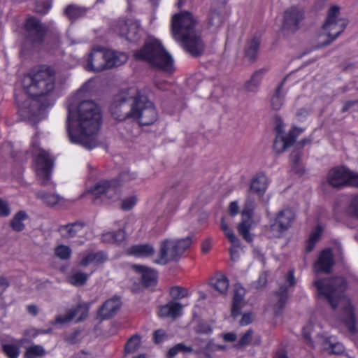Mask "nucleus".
I'll return each mask as SVG.
<instances>
[{
  "mask_svg": "<svg viewBox=\"0 0 358 358\" xmlns=\"http://www.w3.org/2000/svg\"><path fill=\"white\" fill-rule=\"evenodd\" d=\"M134 56L136 59L145 61L152 66L162 71H173V59L157 40L147 41L141 49L134 52Z\"/></svg>",
  "mask_w": 358,
  "mask_h": 358,
  "instance_id": "nucleus-6",
  "label": "nucleus"
},
{
  "mask_svg": "<svg viewBox=\"0 0 358 358\" xmlns=\"http://www.w3.org/2000/svg\"><path fill=\"white\" fill-rule=\"evenodd\" d=\"M133 268L141 275V283L144 287H149L156 285L157 274L155 270L141 265H134Z\"/></svg>",
  "mask_w": 358,
  "mask_h": 358,
  "instance_id": "nucleus-22",
  "label": "nucleus"
},
{
  "mask_svg": "<svg viewBox=\"0 0 358 358\" xmlns=\"http://www.w3.org/2000/svg\"><path fill=\"white\" fill-rule=\"evenodd\" d=\"M323 348L329 353L334 355H340L344 352L343 344L333 341L331 338H328L325 340Z\"/></svg>",
  "mask_w": 358,
  "mask_h": 358,
  "instance_id": "nucleus-39",
  "label": "nucleus"
},
{
  "mask_svg": "<svg viewBox=\"0 0 358 358\" xmlns=\"http://www.w3.org/2000/svg\"><path fill=\"white\" fill-rule=\"evenodd\" d=\"M286 284L280 287L279 291L276 292L272 299L271 306L274 315H280L284 309L287 300V288L295 284L294 271L290 270L286 276Z\"/></svg>",
  "mask_w": 358,
  "mask_h": 358,
  "instance_id": "nucleus-13",
  "label": "nucleus"
},
{
  "mask_svg": "<svg viewBox=\"0 0 358 358\" xmlns=\"http://www.w3.org/2000/svg\"><path fill=\"white\" fill-rule=\"evenodd\" d=\"M227 349V345L216 344L214 343L213 341L208 342L206 345V350L211 352H215L217 350L224 351Z\"/></svg>",
  "mask_w": 358,
  "mask_h": 358,
  "instance_id": "nucleus-58",
  "label": "nucleus"
},
{
  "mask_svg": "<svg viewBox=\"0 0 358 358\" xmlns=\"http://www.w3.org/2000/svg\"><path fill=\"white\" fill-rule=\"evenodd\" d=\"M49 27L35 17H28L24 23L25 42L31 45H38L43 43Z\"/></svg>",
  "mask_w": 358,
  "mask_h": 358,
  "instance_id": "nucleus-11",
  "label": "nucleus"
},
{
  "mask_svg": "<svg viewBox=\"0 0 358 358\" xmlns=\"http://www.w3.org/2000/svg\"><path fill=\"white\" fill-rule=\"evenodd\" d=\"M101 123L99 107L92 101H81L73 110L68 108L66 128L70 141L88 150L99 145L97 134Z\"/></svg>",
  "mask_w": 358,
  "mask_h": 358,
  "instance_id": "nucleus-1",
  "label": "nucleus"
},
{
  "mask_svg": "<svg viewBox=\"0 0 358 358\" xmlns=\"http://www.w3.org/2000/svg\"><path fill=\"white\" fill-rule=\"evenodd\" d=\"M322 234V228L317 226L315 231L310 235L309 239L307 242L306 251L310 252L312 251L315 245V243L319 240Z\"/></svg>",
  "mask_w": 358,
  "mask_h": 358,
  "instance_id": "nucleus-45",
  "label": "nucleus"
},
{
  "mask_svg": "<svg viewBox=\"0 0 358 358\" xmlns=\"http://www.w3.org/2000/svg\"><path fill=\"white\" fill-rule=\"evenodd\" d=\"M211 286L222 295H225L229 288V280L222 274H217L210 280Z\"/></svg>",
  "mask_w": 358,
  "mask_h": 358,
  "instance_id": "nucleus-32",
  "label": "nucleus"
},
{
  "mask_svg": "<svg viewBox=\"0 0 358 358\" xmlns=\"http://www.w3.org/2000/svg\"><path fill=\"white\" fill-rule=\"evenodd\" d=\"M304 18L303 10L298 6H291L284 13L282 29L289 32H295L299 29Z\"/></svg>",
  "mask_w": 358,
  "mask_h": 358,
  "instance_id": "nucleus-14",
  "label": "nucleus"
},
{
  "mask_svg": "<svg viewBox=\"0 0 358 358\" xmlns=\"http://www.w3.org/2000/svg\"><path fill=\"white\" fill-rule=\"evenodd\" d=\"M255 201L250 198H248L245 201L244 208L242 210L241 216L243 218L245 217H252V212L255 208Z\"/></svg>",
  "mask_w": 358,
  "mask_h": 358,
  "instance_id": "nucleus-51",
  "label": "nucleus"
},
{
  "mask_svg": "<svg viewBox=\"0 0 358 358\" xmlns=\"http://www.w3.org/2000/svg\"><path fill=\"white\" fill-rule=\"evenodd\" d=\"M245 289L241 286H236L233 297L231 316L236 317L241 314V308L244 305Z\"/></svg>",
  "mask_w": 358,
  "mask_h": 358,
  "instance_id": "nucleus-27",
  "label": "nucleus"
},
{
  "mask_svg": "<svg viewBox=\"0 0 358 358\" xmlns=\"http://www.w3.org/2000/svg\"><path fill=\"white\" fill-rule=\"evenodd\" d=\"M169 294L173 300H179L187 296L188 291L182 287L174 286L170 289Z\"/></svg>",
  "mask_w": 358,
  "mask_h": 358,
  "instance_id": "nucleus-47",
  "label": "nucleus"
},
{
  "mask_svg": "<svg viewBox=\"0 0 358 358\" xmlns=\"http://www.w3.org/2000/svg\"><path fill=\"white\" fill-rule=\"evenodd\" d=\"M141 345V338L138 335L131 336L125 344L124 350L127 353L136 352Z\"/></svg>",
  "mask_w": 358,
  "mask_h": 358,
  "instance_id": "nucleus-44",
  "label": "nucleus"
},
{
  "mask_svg": "<svg viewBox=\"0 0 358 358\" xmlns=\"http://www.w3.org/2000/svg\"><path fill=\"white\" fill-rule=\"evenodd\" d=\"M266 72L264 69L256 71L250 77V78L245 82L244 88L248 92H256L261 84L263 76Z\"/></svg>",
  "mask_w": 358,
  "mask_h": 358,
  "instance_id": "nucleus-30",
  "label": "nucleus"
},
{
  "mask_svg": "<svg viewBox=\"0 0 358 358\" xmlns=\"http://www.w3.org/2000/svg\"><path fill=\"white\" fill-rule=\"evenodd\" d=\"M37 197L40 199L43 203L48 206H55L56 205H62L64 203V198L58 194L41 191L37 193Z\"/></svg>",
  "mask_w": 358,
  "mask_h": 358,
  "instance_id": "nucleus-33",
  "label": "nucleus"
},
{
  "mask_svg": "<svg viewBox=\"0 0 358 358\" xmlns=\"http://www.w3.org/2000/svg\"><path fill=\"white\" fill-rule=\"evenodd\" d=\"M55 84L54 71L48 66H41L32 69L22 80L24 91L35 99L31 105L39 106V111L49 105L46 96L53 91Z\"/></svg>",
  "mask_w": 358,
  "mask_h": 358,
  "instance_id": "nucleus-3",
  "label": "nucleus"
},
{
  "mask_svg": "<svg viewBox=\"0 0 358 358\" xmlns=\"http://www.w3.org/2000/svg\"><path fill=\"white\" fill-rule=\"evenodd\" d=\"M349 169L345 167L331 169L327 176V182L333 187H341L347 185Z\"/></svg>",
  "mask_w": 358,
  "mask_h": 358,
  "instance_id": "nucleus-18",
  "label": "nucleus"
},
{
  "mask_svg": "<svg viewBox=\"0 0 358 358\" xmlns=\"http://www.w3.org/2000/svg\"><path fill=\"white\" fill-rule=\"evenodd\" d=\"M87 8L76 4L69 5L65 9V15L71 20H76L80 17L85 16L87 13Z\"/></svg>",
  "mask_w": 358,
  "mask_h": 358,
  "instance_id": "nucleus-35",
  "label": "nucleus"
},
{
  "mask_svg": "<svg viewBox=\"0 0 358 358\" xmlns=\"http://www.w3.org/2000/svg\"><path fill=\"white\" fill-rule=\"evenodd\" d=\"M10 213V210L7 201L0 198V215L6 217Z\"/></svg>",
  "mask_w": 358,
  "mask_h": 358,
  "instance_id": "nucleus-59",
  "label": "nucleus"
},
{
  "mask_svg": "<svg viewBox=\"0 0 358 358\" xmlns=\"http://www.w3.org/2000/svg\"><path fill=\"white\" fill-rule=\"evenodd\" d=\"M88 279V275L82 271H76L73 273L68 278V282L76 287L84 285Z\"/></svg>",
  "mask_w": 358,
  "mask_h": 358,
  "instance_id": "nucleus-41",
  "label": "nucleus"
},
{
  "mask_svg": "<svg viewBox=\"0 0 358 358\" xmlns=\"http://www.w3.org/2000/svg\"><path fill=\"white\" fill-rule=\"evenodd\" d=\"M347 185L358 187V174L349 171Z\"/></svg>",
  "mask_w": 358,
  "mask_h": 358,
  "instance_id": "nucleus-61",
  "label": "nucleus"
},
{
  "mask_svg": "<svg viewBox=\"0 0 358 358\" xmlns=\"http://www.w3.org/2000/svg\"><path fill=\"white\" fill-rule=\"evenodd\" d=\"M252 217H242L241 222L238 225V231L241 236L248 242H252L253 240L252 234L250 233L252 223Z\"/></svg>",
  "mask_w": 358,
  "mask_h": 358,
  "instance_id": "nucleus-34",
  "label": "nucleus"
},
{
  "mask_svg": "<svg viewBox=\"0 0 358 358\" xmlns=\"http://www.w3.org/2000/svg\"><path fill=\"white\" fill-rule=\"evenodd\" d=\"M55 254L60 259L66 260L71 257V250L67 245H60L55 249Z\"/></svg>",
  "mask_w": 358,
  "mask_h": 358,
  "instance_id": "nucleus-49",
  "label": "nucleus"
},
{
  "mask_svg": "<svg viewBox=\"0 0 358 358\" xmlns=\"http://www.w3.org/2000/svg\"><path fill=\"white\" fill-rule=\"evenodd\" d=\"M27 218V215L24 211L17 213L10 222L12 229L16 231H21L24 228L23 221Z\"/></svg>",
  "mask_w": 358,
  "mask_h": 358,
  "instance_id": "nucleus-42",
  "label": "nucleus"
},
{
  "mask_svg": "<svg viewBox=\"0 0 358 358\" xmlns=\"http://www.w3.org/2000/svg\"><path fill=\"white\" fill-rule=\"evenodd\" d=\"M192 240L189 237L180 240H165L161 243L159 258L157 264H166L171 261L178 260L184 252L190 246Z\"/></svg>",
  "mask_w": 358,
  "mask_h": 358,
  "instance_id": "nucleus-9",
  "label": "nucleus"
},
{
  "mask_svg": "<svg viewBox=\"0 0 358 358\" xmlns=\"http://www.w3.org/2000/svg\"><path fill=\"white\" fill-rule=\"evenodd\" d=\"M36 180L43 186L52 184L51 175L54 159L45 150H39L34 159Z\"/></svg>",
  "mask_w": 358,
  "mask_h": 358,
  "instance_id": "nucleus-10",
  "label": "nucleus"
},
{
  "mask_svg": "<svg viewBox=\"0 0 358 358\" xmlns=\"http://www.w3.org/2000/svg\"><path fill=\"white\" fill-rule=\"evenodd\" d=\"M340 8L337 6H331L327 13V17L322 29L324 32L319 37H324L322 40L320 46H325L331 44L345 30L348 25V20L340 17Z\"/></svg>",
  "mask_w": 358,
  "mask_h": 358,
  "instance_id": "nucleus-8",
  "label": "nucleus"
},
{
  "mask_svg": "<svg viewBox=\"0 0 358 358\" xmlns=\"http://www.w3.org/2000/svg\"><path fill=\"white\" fill-rule=\"evenodd\" d=\"M137 201H138V199H137L136 196L133 195V196H128L122 200V203H121V208L123 210H126V211L130 210L136 206V204L137 203Z\"/></svg>",
  "mask_w": 358,
  "mask_h": 358,
  "instance_id": "nucleus-50",
  "label": "nucleus"
},
{
  "mask_svg": "<svg viewBox=\"0 0 358 358\" xmlns=\"http://www.w3.org/2000/svg\"><path fill=\"white\" fill-rule=\"evenodd\" d=\"M141 182L142 180L138 177L137 173L129 170L123 171L115 179L98 182L92 189V194L96 198L112 200L118 197V187H132Z\"/></svg>",
  "mask_w": 358,
  "mask_h": 358,
  "instance_id": "nucleus-5",
  "label": "nucleus"
},
{
  "mask_svg": "<svg viewBox=\"0 0 358 358\" xmlns=\"http://www.w3.org/2000/svg\"><path fill=\"white\" fill-rule=\"evenodd\" d=\"M10 285V281L9 280L3 275L0 276V299L1 298V296L4 293V292L7 289V288Z\"/></svg>",
  "mask_w": 358,
  "mask_h": 358,
  "instance_id": "nucleus-60",
  "label": "nucleus"
},
{
  "mask_svg": "<svg viewBox=\"0 0 358 358\" xmlns=\"http://www.w3.org/2000/svg\"><path fill=\"white\" fill-rule=\"evenodd\" d=\"M90 305L87 303H79L75 308H72L71 312L76 322H81L85 320L88 316Z\"/></svg>",
  "mask_w": 358,
  "mask_h": 358,
  "instance_id": "nucleus-40",
  "label": "nucleus"
},
{
  "mask_svg": "<svg viewBox=\"0 0 358 358\" xmlns=\"http://www.w3.org/2000/svg\"><path fill=\"white\" fill-rule=\"evenodd\" d=\"M196 19L188 11L175 14L172 17L171 30L175 40L180 42L183 48L193 56L201 55L204 43L195 31Z\"/></svg>",
  "mask_w": 358,
  "mask_h": 358,
  "instance_id": "nucleus-4",
  "label": "nucleus"
},
{
  "mask_svg": "<svg viewBox=\"0 0 358 358\" xmlns=\"http://www.w3.org/2000/svg\"><path fill=\"white\" fill-rule=\"evenodd\" d=\"M108 68L111 69L124 64L128 59L126 53L112 50H106Z\"/></svg>",
  "mask_w": 358,
  "mask_h": 358,
  "instance_id": "nucleus-26",
  "label": "nucleus"
},
{
  "mask_svg": "<svg viewBox=\"0 0 358 358\" xmlns=\"http://www.w3.org/2000/svg\"><path fill=\"white\" fill-rule=\"evenodd\" d=\"M51 4L48 1H41L36 5L35 10L42 14L46 13L50 8Z\"/></svg>",
  "mask_w": 358,
  "mask_h": 358,
  "instance_id": "nucleus-57",
  "label": "nucleus"
},
{
  "mask_svg": "<svg viewBox=\"0 0 358 358\" xmlns=\"http://www.w3.org/2000/svg\"><path fill=\"white\" fill-rule=\"evenodd\" d=\"M125 239L124 231L120 229L117 231H109L102 234L101 241L106 243H120Z\"/></svg>",
  "mask_w": 358,
  "mask_h": 358,
  "instance_id": "nucleus-36",
  "label": "nucleus"
},
{
  "mask_svg": "<svg viewBox=\"0 0 358 358\" xmlns=\"http://www.w3.org/2000/svg\"><path fill=\"white\" fill-rule=\"evenodd\" d=\"M85 224L76 222L68 224L61 225L58 228L61 236L64 239L80 237L84 234Z\"/></svg>",
  "mask_w": 358,
  "mask_h": 358,
  "instance_id": "nucleus-20",
  "label": "nucleus"
},
{
  "mask_svg": "<svg viewBox=\"0 0 358 358\" xmlns=\"http://www.w3.org/2000/svg\"><path fill=\"white\" fill-rule=\"evenodd\" d=\"M222 22L223 17L220 12L212 8L208 15V28L215 30L221 26Z\"/></svg>",
  "mask_w": 358,
  "mask_h": 358,
  "instance_id": "nucleus-38",
  "label": "nucleus"
},
{
  "mask_svg": "<svg viewBox=\"0 0 358 358\" xmlns=\"http://www.w3.org/2000/svg\"><path fill=\"white\" fill-rule=\"evenodd\" d=\"M134 103V98L127 90L117 94L110 106L112 116L118 121H124L131 119V106Z\"/></svg>",
  "mask_w": 358,
  "mask_h": 358,
  "instance_id": "nucleus-12",
  "label": "nucleus"
},
{
  "mask_svg": "<svg viewBox=\"0 0 358 358\" xmlns=\"http://www.w3.org/2000/svg\"><path fill=\"white\" fill-rule=\"evenodd\" d=\"M121 306L119 298L113 297L107 300L99 310V315L101 320L108 319L115 315Z\"/></svg>",
  "mask_w": 358,
  "mask_h": 358,
  "instance_id": "nucleus-21",
  "label": "nucleus"
},
{
  "mask_svg": "<svg viewBox=\"0 0 358 358\" xmlns=\"http://www.w3.org/2000/svg\"><path fill=\"white\" fill-rule=\"evenodd\" d=\"M318 293L331 306L348 330L355 331V315L350 299L345 294L347 287L345 280L342 277L324 278L315 282Z\"/></svg>",
  "mask_w": 358,
  "mask_h": 358,
  "instance_id": "nucleus-2",
  "label": "nucleus"
},
{
  "mask_svg": "<svg viewBox=\"0 0 358 358\" xmlns=\"http://www.w3.org/2000/svg\"><path fill=\"white\" fill-rule=\"evenodd\" d=\"M253 331L251 329L248 330L239 339L238 343L235 345L237 348H243L248 345L252 338Z\"/></svg>",
  "mask_w": 358,
  "mask_h": 358,
  "instance_id": "nucleus-52",
  "label": "nucleus"
},
{
  "mask_svg": "<svg viewBox=\"0 0 358 358\" xmlns=\"http://www.w3.org/2000/svg\"><path fill=\"white\" fill-rule=\"evenodd\" d=\"M334 264L333 254L331 249L322 250L314 264V268L317 273H330Z\"/></svg>",
  "mask_w": 358,
  "mask_h": 358,
  "instance_id": "nucleus-19",
  "label": "nucleus"
},
{
  "mask_svg": "<svg viewBox=\"0 0 358 358\" xmlns=\"http://www.w3.org/2000/svg\"><path fill=\"white\" fill-rule=\"evenodd\" d=\"M45 350L43 346L39 345H33L29 347L25 353V357L33 358L34 357H42L45 355Z\"/></svg>",
  "mask_w": 358,
  "mask_h": 358,
  "instance_id": "nucleus-46",
  "label": "nucleus"
},
{
  "mask_svg": "<svg viewBox=\"0 0 358 358\" xmlns=\"http://www.w3.org/2000/svg\"><path fill=\"white\" fill-rule=\"evenodd\" d=\"M117 31L122 37L130 42H137L140 38V23L133 19L120 20Z\"/></svg>",
  "mask_w": 358,
  "mask_h": 358,
  "instance_id": "nucleus-15",
  "label": "nucleus"
},
{
  "mask_svg": "<svg viewBox=\"0 0 358 358\" xmlns=\"http://www.w3.org/2000/svg\"><path fill=\"white\" fill-rule=\"evenodd\" d=\"M167 338L165 332L162 329H158L155 331L154 340L156 343H160Z\"/></svg>",
  "mask_w": 358,
  "mask_h": 358,
  "instance_id": "nucleus-63",
  "label": "nucleus"
},
{
  "mask_svg": "<svg viewBox=\"0 0 358 358\" xmlns=\"http://www.w3.org/2000/svg\"><path fill=\"white\" fill-rule=\"evenodd\" d=\"M193 352V348L190 346H187L183 343H180L170 348L167 352L166 358H175L176 355L182 352L183 354H188Z\"/></svg>",
  "mask_w": 358,
  "mask_h": 358,
  "instance_id": "nucleus-43",
  "label": "nucleus"
},
{
  "mask_svg": "<svg viewBox=\"0 0 358 358\" xmlns=\"http://www.w3.org/2000/svg\"><path fill=\"white\" fill-rule=\"evenodd\" d=\"M267 282V276L266 273H262L259 275V279L255 281L253 284L256 289L263 287Z\"/></svg>",
  "mask_w": 358,
  "mask_h": 358,
  "instance_id": "nucleus-62",
  "label": "nucleus"
},
{
  "mask_svg": "<svg viewBox=\"0 0 358 358\" xmlns=\"http://www.w3.org/2000/svg\"><path fill=\"white\" fill-rule=\"evenodd\" d=\"M303 131V129L294 127L286 136L277 135L273 143L274 150L278 153L284 152L287 148L291 146L294 143L296 138L302 134Z\"/></svg>",
  "mask_w": 358,
  "mask_h": 358,
  "instance_id": "nucleus-17",
  "label": "nucleus"
},
{
  "mask_svg": "<svg viewBox=\"0 0 358 358\" xmlns=\"http://www.w3.org/2000/svg\"><path fill=\"white\" fill-rule=\"evenodd\" d=\"M128 93L134 98L131 106V119L141 126H149L157 120V112L153 103L146 96L141 94L135 86L128 88Z\"/></svg>",
  "mask_w": 358,
  "mask_h": 358,
  "instance_id": "nucleus-7",
  "label": "nucleus"
},
{
  "mask_svg": "<svg viewBox=\"0 0 358 358\" xmlns=\"http://www.w3.org/2000/svg\"><path fill=\"white\" fill-rule=\"evenodd\" d=\"M2 350L8 358H17L20 355V348L17 345L3 344Z\"/></svg>",
  "mask_w": 358,
  "mask_h": 358,
  "instance_id": "nucleus-48",
  "label": "nucleus"
},
{
  "mask_svg": "<svg viewBox=\"0 0 358 358\" xmlns=\"http://www.w3.org/2000/svg\"><path fill=\"white\" fill-rule=\"evenodd\" d=\"M75 319L71 310L69 309L64 315H57L53 324H65Z\"/></svg>",
  "mask_w": 358,
  "mask_h": 358,
  "instance_id": "nucleus-53",
  "label": "nucleus"
},
{
  "mask_svg": "<svg viewBox=\"0 0 358 358\" xmlns=\"http://www.w3.org/2000/svg\"><path fill=\"white\" fill-rule=\"evenodd\" d=\"M268 186V179L266 176L260 173L257 175L252 180L250 185V191L262 195Z\"/></svg>",
  "mask_w": 358,
  "mask_h": 358,
  "instance_id": "nucleus-31",
  "label": "nucleus"
},
{
  "mask_svg": "<svg viewBox=\"0 0 358 358\" xmlns=\"http://www.w3.org/2000/svg\"><path fill=\"white\" fill-rule=\"evenodd\" d=\"M107 259V255L102 251L86 252L83 253L80 264L83 266H87L91 264H101Z\"/></svg>",
  "mask_w": 358,
  "mask_h": 358,
  "instance_id": "nucleus-28",
  "label": "nucleus"
},
{
  "mask_svg": "<svg viewBox=\"0 0 358 358\" xmlns=\"http://www.w3.org/2000/svg\"><path fill=\"white\" fill-rule=\"evenodd\" d=\"M85 68L87 71L92 72H100L108 69L106 50L93 49L89 55Z\"/></svg>",
  "mask_w": 358,
  "mask_h": 358,
  "instance_id": "nucleus-16",
  "label": "nucleus"
},
{
  "mask_svg": "<svg viewBox=\"0 0 358 358\" xmlns=\"http://www.w3.org/2000/svg\"><path fill=\"white\" fill-rule=\"evenodd\" d=\"M348 212L358 219V196H355L349 206Z\"/></svg>",
  "mask_w": 358,
  "mask_h": 358,
  "instance_id": "nucleus-56",
  "label": "nucleus"
},
{
  "mask_svg": "<svg viewBox=\"0 0 358 358\" xmlns=\"http://www.w3.org/2000/svg\"><path fill=\"white\" fill-rule=\"evenodd\" d=\"M351 110L352 111H358V100L347 101L343 103L341 113H345Z\"/></svg>",
  "mask_w": 358,
  "mask_h": 358,
  "instance_id": "nucleus-54",
  "label": "nucleus"
},
{
  "mask_svg": "<svg viewBox=\"0 0 358 358\" xmlns=\"http://www.w3.org/2000/svg\"><path fill=\"white\" fill-rule=\"evenodd\" d=\"M196 333L209 334L212 332V329L206 324H199L196 328Z\"/></svg>",
  "mask_w": 358,
  "mask_h": 358,
  "instance_id": "nucleus-64",
  "label": "nucleus"
},
{
  "mask_svg": "<svg viewBox=\"0 0 358 358\" xmlns=\"http://www.w3.org/2000/svg\"><path fill=\"white\" fill-rule=\"evenodd\" d=\"M182 309V306L181 303L171 301L159 307L158 315L162 317H171L175 319L180 315Z\"/></svg>",
  "mask_w": 358,
  "mask_h": 358,
  "instance_id": "nucleus-25",
  "label": "nucleus"
},
{
  "mask_svg": "<svg viewBox=\"0 0 358 358\" xmlns=\"http://www.w3.org/2000/svg\"><path fill=\"white\" fill-rule=\"evenodd\" d=\"M285 80H283L278 86L274 94L271 97V105L273 110H278L281 108L284 102L285 92L282 91V87Z\"/></svg>",
  "mask_w": 358,
  "mask_h": 358,
  "instance_id": "nucleus-37",
  "label": "nucleus"
},
{
  "mask_svg": "<svg viewBox=\"0 0 358 358\" xmlns=\"http://www.w3.org/2000/svg\"><path fill=\"white\" fill-rule=\"evenodd\" d=\"M261 40L258 36H253L250 39L248 40L245 49L244 55L245 57L250 62H254L257 58V53L259 49Z\"/></svg>",
  "mask_w": 358,
  "mask_h": 358,
  "instance_id": "nucleus-24",
  "label": "nucleus"
},
{
  "mask_svg": "<svg viewBox=\"0 0 358 358\" xmlns=\"http://www.w3.org/2000/svg\"><path fill=\"white\" fill-rule=\"evenodd\" d=\"M225 236L227 237L228 240L231 243V245L239 246L240 241L236 236L234 234L232 229L230 228L227 229V230L223 231Z\"/></svg>",
  "mask_w": 358,
  "mask_h": 358,
  "instance_id": "nucleus-55",
  "label": "nucleus"
},
{
  "mask_svg": "<svg viewBox=\"0 0 358 358\" xmlns=\"http://www.w3.org/2000/svg\"><path fill=\"white\" fill-rule=\"evenodd\" d=\"M155 252L154 248L149 244L135 245L127 250V254L138 257H147Z\"/></svg>",
  "mask_w": 358,
  "mask_h": 358,
  "instance_id": "nucleus-29",
  "label": "nucleus"
},
{
  "mask_svg": "<svg viewBox=\"0 0 358 358\" xmlns=\"http://www.w3.org/2000/svg\"><path fill=\"white\" fill-rule=\"evenodd\" d=\"M295 215L289 208H285L278 212L275 217V224H278L280 231H287L292 225Z\"/></svg>",
  "mask_w": 358,
  "mask_h": 358,
  "instance_id": "nucleus-23",
  "label": "nucleus"
}]
</instances>
